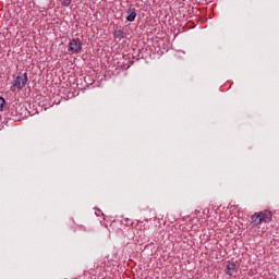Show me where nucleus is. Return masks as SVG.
<instances>
[{
    "mask_svg": "<svg viewBox=\"0 0 279 279\" xmlns=\"http://www.w3.org/2000/svg\"><path fill=\"white\" fill-rule=\"evenodd\" d=\"M114 38H118L119 40H123V38H125V34L123 33V31H116L113 33Z\"/></svg>",
    "mask_w": 279,
    "mask_h": 279,
    "instance_id": "obj_6",
    "label": "nucleus"
},
{
    "mask_svg": "<svg viewBox=\"0 0 279 279\" xmlns=\"http://www.w3.org/2000/svg\"><path fill=\"white\" fill-rule=\"evenodd\" d=\"M274 217V214L269 210L259 211V226L260 223H269Z\"/></svg>",
    "mask_w": 279,
    "mask_h": 279,
    "instance_id": "obj_3",
    "label": "nucleus"
},
{
    "mask_svg": "<svg viewBox=\"0 0 279 279\" xmlns=\"http://www.w3.org/2000/svg\"><path fill=\"white\" fill-rule=\"evenodd\" d=\"M126 20L129 21V23H134V21H136V12H131L129 15H128V17H126Z\"/></svg>",
    "mask_w": 279,
    "mask_h": 279,
    "instance_id": "obj_7",
    "label": "nucleus"
},
{
    "mask_svg": "<svg viewBox=\"0 0 279 279\" xmlns=\"http://www.w3.org/2000/svg\"><path fill=\"white\" fill-rule=\"evenodd\" d=\"M251 223L254 228L259 226V211H257L251 216Z\"/></svg>",
    "mask_w": 279,
    "mask_h": 279,
    "instance_id": "obj_5",
    "label": "nucleus"
},
{
    "mask_svg": "<svg viewBox=\"0 0 279 279\" xmlns=\"http://www.w3.org/2000/svg\"><path fill=\"white\" fill-rule=\"evenodd\" d=\"M69 51L71 53H80L82 51V41L78 38L72 39L69 43Z\"/></svg>",
    "mask_w": 279,
    "mask_h": 279,
    "instance_id": "obj_2",
    "label": "nucleus"
},
{
    "mask_svg": "<svg viewBox=\"0 0 279 279\" xmlns=\"http://www.w3.org/2000/svg\"><path fill=\"white\" fill-rule=\"evenodd\" d=\"M72 2L73 0H62L61 5H63L64 8H69V5H71Z\"/></svg>",
    "mask_w": 279,
    "mask_h": 279,
    "instance_id": "obj_9",
    "label": "nucleus"
},
{
    "mask_svg": "<svg viewBox=\"0 0 279 279\" xmlns=\"http://www.w3.org/2000/svg\"><path fill=\"white\" fill-rule=\"evenodd\" d=\"M225 274L227 276H234V274H236V263L229 262L226 266Z\"/></svg>",
    "mask_w": 279,
    "mask_h": 279,
    "instance_id": "obj_4",
    "label": "nucleus"
},
{
    "mask_svg": "<svg viewBox=\"0 0 279 279\" xmlns=\"http://www.w3.org/2000/svg\"><path fill=\"white\" fill-rule=\"evenodd\" d=\"M28 77L26 72H19L17 74H13V82L10 87L12 93L16 90H23L25 86H27Z\"/></svg>",
    "mask_w": 279,
    "mask_h": 279,
    "instance_id": "obj_1",
    "label": "nucleus"
},
{
    "mask_svg": "<svg viewBox=\"0 0 279 279\" xmlns=\"http://www.w3.org/2000/svg\"><path fill=\"white\" fill-rule=\"evenodd\" d=\"M3 108H5V98L0 97V112H3Z\"/></svg>",
    "mask_w": 279,
    "mask_h": 279,
    "instance_id": "obj_8",
    "label": "nucleus"
}]
</instances>
